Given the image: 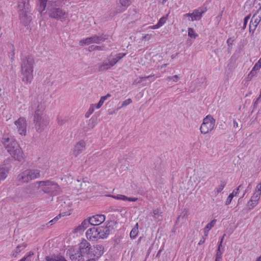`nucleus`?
<instances>
[{
  "label": "nucleus",
  "instance_id": "obj_64",
  "mask_svg": "<svg viewBox=\"0 0 261 261\" xmlns=\"http://www.w3.org/2000/svg\"><path fill=\"white\" fill-rule=\"evenodd\" d=\"M256 261H261V255L257 258Z\"/></svg>",
  "mask_w": 261,
  "mask_h": 261
},
{
  "label": "nucleus",
  "instance_id": "obj_6",
  "mask_svg": "<svg viewBox=\"0 0 261 261\" xmlns=\"http://www.w3.org/2000/svg\"><path fill=\"white\" fill-rule=\"evenodd\" d=\"M18 7L20 21L24 25H27L32 20V8L29 4V0H19Z\"/></svg>",
  "mask_w": 261,
  "mask_h": 261
},
{
  "label": "nucleus",
  "instance_id": "obj_14",
  "mask_svg": "<svg viewBox=\"0 0 261 261\" xmlns=\"http://www.w3.org/2000/svg\"><path fill=\"white\" fill-rule=\"evenodd\" d=\"M116 63L112 59V56H110L106 60H105L101 65L99 66L98 70L102 71L111 68Z\"/></svg>",
  "mask_w": 261,
  "mask_h": 261
},
{
  "label": "nucleus",
  "instance_id": "obj_56",
  "mask_svg": "<svg viewBox=\"0 0 261 261\" xmlns=\"http://www.w3.org/2000/svg\"><path fill=\"white\" fill-rule=\"evenodd\" d=\"M251 185H250V184H249V185L248 186L247 188L245 189L244 192H245V193H247L248 192H249L251 191Z\"/></svg>",
  "mask_w": 261,
  "mask_h": 261
},
{
  "label": "nucleus",
  "instance_id": "obj_11",
  "mask_svg": "<svg viewBox=\"0 0 261 261\" xmlns=\"http://www.w3.org/2000/svg\"><path fill=\"white\" fill-rule=\"evenodd\" d=\"M207 9L206 7H201L197 9H195L192 13H186L183 15V18H188L189 21H194L199 20L202 15L206 12Z\"/></svg>",
  "mask_w": 261,
  "mask_h": 261
},
{
  "label": "nucleus",
  "instance_id": "obj_55",
  "mask_svg": "<svg viewBox=\"0 0 261 261\" xmlns=\"http://www.w3.org/2000/svg\"><path fill=\"white\" fill-rule=\"evenodd\" d=\"M163 247H162V248H161V249L159 250V251L158 252V253H157V254H156V256H155L156 258H160V255H161V252L163 251Z\"/></svg>",
  "mask_w": 261,
  "mask_h": 261
},
{
  "label": "nucleus",
  "instance_id": "obj_8",
  "mask_svg": "<svg viewBox=\"0 0 261 261\" xmlns=\"http://www.w3.org/2000/svg\"><path fill=\"white\" fill-rule=\"evenodd\" d=\"M92 252V249L90 244L86 240H83L79 244V252L70 255L71 259L75 261H83V256Z\"/></svg>",
  "mask_w": 261,
  "mask_h": 261
},
{
  "label": "nucleus",
  "instance_id": "obj_47",
  "mask_svg": "<svg viewBox=\"0 0 261 261\" xmlns=\"http://www.w3.org/2000/svg\"><path fill=\"white\" fill-rule=\"evenodd\" d=\"M234 196L232 195V194H231V193L229 195V196H228L226 201H225V205H229L231 201H232V199L233 198Z\"/></svg>",
  "mask_w": 261,
  "mask_h": 261
},
{
  "label": "nucleus",
  "instance_id": "obj_32",
  "mask_svg": "<svg viewBox=\"0 0 261 261\" xmlns=\"http://www.w3.org/2000/svg\"><path fill=\"white\" fill-rule=\"evenodd\" d=\"M124 210L123 207H116L114 206H109L108 208V211L109 212H122Z\"/></svg>",
  "mask_w": 261,
  "mask_h": 261
},
{
  "label": "nucleus",
  "instance_id": "obj_37",
  "mask_svg": "<svg viewBox=\"0 0 261 261\" xmlns=\"http://www.w3.org/2000/svg\"><path fill=\"white\" fill-rule=\"evenodd\" d=\"M217 220L216 219H213L210 223H208L206 226L205 227V229L210 230L215 225Z\"/></svg>",
  "mask_w": 261,
  "mask_h": 261
},
{
  "label": "nucleus",
  "instance_id": "obj_34",
  "mask_svg": "<svg viewBox=\"0 0 261 261\" xmlns=\"http://www.w3.org/2000/svg\"><path fill=\"white\" fill-rule=\"evenodd\" d=\"M33 255V252L30 251L26 256H24L19 261H31V257Z\"/></svg>",
  "mask_w": 261,
  "mask_h": 261
},
{
  "label": "nucleus",
  "instance_id": "obj_21",
  "mask_svg": "<svg viewBox=\"0 0 261 261\" xmlns=\"http://www.w3.org/2000/svg\"><path fill=\"white\" fill-rule=\"evenodd\" d=\"M9 170V167L5 165L0 167V180H4L6 178Z\"/></svg>",
  "mask_w": 261,
  "mask_h": 261
},
{
  "label": "nucleus",
  "instance_id": "obj_52",
  "mask_svg": "<svg viewBox=\"0 0 261 261\" xmlns=\"http://www.w3.org/2000/svg\"><path fill=\"white\" fill-rule=\"evenodd\" d=\"M103 103L104 102L100 99L98 103L96 106L95 105V108H96L97 109L100 108L102 106Z\"/></svg>",
  "mask_w": 261,
  "mask_h": 261
},
{
  "label": "nucleus",
  "instance_id": "obj_57",
  "mask_svg": "<svg viewBox=\"0 0 261 261\" xmlns=\"http://www.w3.org/2000/svg\"><path fill=\"white\" fill-rule=\"evenodd\" d=\"M65 121L64 120L61 119L60 118H58V122L59 124L62 125L64 123Z\"/></svg>",
  "mask_w": 261,
  "mask_h": 261
},
{
  "label": "nucleus",
  "instance_id": "obj_33",
  "mask_svg": "<svg viewBox=\"0 0 261 261\" xmlns=\"http://www.w3.org/2000/svg\"><path fill=\"white\" fill-rule=\"evenodd\" d=\"M226 185L225 181H221V184L215 189V192L217 193L221 192L224 188Z\"/></svg>",
  "mask_w": 261,
  "mask_h": 261
},
{
  "label": "nucleus",
  "instance_id": "obj_23",
  "mask_svg": "<svg viewBox=\"0 0 261 261\" xmlns=\"http://www.w3.org/2000/svg\"><path fill=\"white\" fill-rule=\"evenodd\" d=\"M113 198L118 200H122L123 201H137L138 200L137 198L136 197H127L125 195H117L116 196H113Z\"/></svg>",
  "mask_w": 261,
  "mask_h": 261
},
{
  "label": "nucleus",
  "instance_id": "obj_3",
  "mask_svg": "<svg viewBox=\"0 0 261 261\" xmlns=\"http://www.w3.org/2000/svg\"><path fill=\"white\" fill-rule=\"evenodd\" d=\"M2 142L4 145L6 149L8 152L15 160L19 162L22 161L24 159V154L21 148L20 147L17 142L13 139L8 137H3Z\"/></svg>",
  "mask_w": 261,
  "mask_h": 261
},
{
  "label": "nucleus",
  "instance_id": "obj_63",
  "mask_svg": "<svg viewBox=\"0 0 261 261\" xmlns=\"http://www.w3.org/2000/svg\"><path fill=\"white\" fill-rule=\"evenodd\" d=\"M256 63L258 64V65H261V58L259 59V60L257 61Z\"/></svg>",
  "mask_w": 261,
  "mask_h": 261
},
{
  "label": "nucleus",
  "instance_id": "obj_58",
  "mask_svg": "<svg viewBox=\"0 0 261 261\" xmlns=\"http://www.w3.org/2000/svg\"><path fill=\"white\" fill-rule=\"evenodd\" d=\"M233 126L235 128L239 127L238 123L236 120H233Z\"/></svg>",
  "mask_w": 261,
  "mask_h": 261
},
{
  "label": "nucleus",
  "instance_id": "obj_36",
  "mask_svg": "<svg viewBox=\"0 0 261 261\" xmlns=\"http://www.w3.org/2000/svg\"><path fill=\"white\" fill-rule=\"evenodd\" d=\"M95 110V105H91L88 110V111L85 114V117L86 118L89 117V116L93 113Z\"/></svg>",
  "mask_w": 261,
  "mask_h": 261
},
{
  "label": "nucleus",
  "instance_id": "obj_59",
  "mask_svg": "<svg viewBox=\"0 0 261 261\" xmlns=\"http://www.w3.org/2000/svg\"><path fill=\"white\" fill-rule=\"evenodd\" d=\"M205 240V237H203L200 240L198 244L199 245L202 244L204 242Z\"/></svg>",
  "mask_w": 261,
  "mask_h": 261
},
{
  "label": "nucleus",
  "instance_id": "obj_42",
  "mask_svg": "<svg viewBox=\"0 0 261 261\" xmlns=\"http://www.w3.org/2000/svg\"><path fill=\"white\" fill-rule=\"evenodd\" d=\"M63 215H62L61 214L58 215L57 216H56L55 218H54L53 220H50L48 224H50V226L53 225L54 223H55Z\"/></svg>",
  "mask_w": 261,
  "mask_h": 261
},
{
  "label": "nucleus",
  "instance_id": "obj_15",
  "mask_svg": "<svg viewBox=\"0 0 261 261\" xmlns=\"http://www.w3.org/2000/svg\"><path fill=\"white\" fill-rule=\"evenodd\" d=\"M88 240L94 241L99 239L97 227H93L88 229L86 232Z\"/></svg>",
  "mask_w": 261,
  "mask_h": 261
},
{
  "label": "nucleus",
  "instance_id": "obj_54",
  "mask_svg": "<svg viewBox=\"0 0 261 261\" xmlns=\"http://www.w3.org/2000/svg\"><path fill=\"white\" fill-rule=\"evenodd\" d=\"M111 96V94H107L106 95L101 97L100 99L102 100L103 102L106 100L108 98Z\"/></svg>",
  "mask_w": 261,
  "mask_h": 261
},
{
  "label": "nucleus",
  "instance_id": "obj_38",
  "mask_svg": "<svg viewBox=\"0 0 261 261\" xmlns=\"http://www.w3.org/2000/svg\"><path fill=\"white\" fill-rule=\"evenodd\" d=\"M243 189L244 187L243 185H240L237 189H234L231 194H232L233 196H237L240 192V190H241Z\"/></svg>",
  "mask_w": 261,
  "mask_h": 261
},
{
  "label": "nucleus",
  "instance_id": "obj_17",
  "mask_svg": "<svg viewBox=\"0 0 261 261\" xmlns=\"http://www.w3.org/2000/svg\"><path fill=\"white\" fill-rule=\"evenodd\" d=\"M97 228L99 239L106 238L110 234L109 226L107 225L97 227Z\"/></svg>",
  "mask_w": 261,
  "mask_h": 261
},
{
  "label": "nucleus",
  "instance_id": "obj_48",
  "mask_svg": "<svg viewBox=\"0 0 261 261\" xmlns=\"http://www.w3.org/2000/svg\"><path fill=\"white\" fill-rule=\"evenodd\" d=\"M256 72L251 70V71L250 72V73L248 75V76H247L248 80H249V81L251 80L252 79V77L256 75Z\"/></svg>",
  "mask_w": 261,
  "mask_h": 261
},
{
  "label": "nucleus",
  "instance_id": "obj_35",
  "mask_svg": "<svg viewBox=\"0 0 261 261\" xmlns=\"http://www.w3.org/2000/svg\"><path fill=\"white\" fill-rule=\"evenodd\" d=\"M126 54L125 53H119L116 55L115 58H113L112 57V59L114 61H116V63L118 62L119 60H121L122 58L125 56Z\"/></svg>",
  "mask_w": 261,
  "mask_h": 261
},
{
  "label": "nucleus",
  "instance_id": "obj_2",
  "mask_svg": "<svg viewBox=\"0 0 261 261\" xmlns=\"http://www.w3.org/2000/svg\"><path fill=\"white\" fill-rule=\"evenodd\" d=\"M29 187L40 189L43 193L50 195H57L61 193V189L58 184L50 180L35 182L30 184Z\"/></svg>",
  "mask_w": 261,
  "mask_h": 261
},
{
  "label": "nucleus",
  "instance_id": "obj_49",
  "mask_svg": "<svg viewBox=\"0 0 261 261\" xmlns=\"http://www.w3.org/2000/svg\"><path fill=\"white\" fill-rule=\"evenodd\" d=\"M234 41V39L233 38H229L227 40V43L228 46V48H229L230 46H231Z\"/></svg>",
  "mask_w": 261,
  "mask_h": 261
},
{
  "label": "nucleus",
  "instance_id": "obj_18",
  "mask_svg": "<svg viewBox=\"0 0 261 261\" xmlns=\"http://www.w3.org/2000/svg\"><path fill=\"white\" fill-rule=\"evenodd\" d=\"M85 145L86 144L83 141H80L75 145L73 150V154L75 156H77L85 150Z\"/></svg>",
  "mask_w": 261,
  "mask_h": 261
},
{
  "label": "nucleus",
  "instance_id": "obj_1",
  "mask_svg": "<svg viewBox=\"0 0 261 261\" xmlns=\"http://www.w3.org/2000/svg\"><path fill=\"white\" fill-rule=\"evenodd\" d=\"M30 111L34 113V124L37 132H43L49 124V120L44 114L45 106L42 101L34 100L31 103Z\"/></svg>",
  "mask_w": 261,
  "mask_h": 261
},
{
  "label": "nucleus",
  "instance_id": "obj_44",
  "mask_svg": "<svg viewBox=\"0 0 261 261\" xmlns=\"http://www.w3.org/2000/svg\"><path fill=\"white\" fill-rule=\"evenodd\" d=\"M179 80V77L177 75L174 76H169L167 77V80L170 81L172 80L174 82H177Z\"/></svg>",
  "mask_w": 261,
  "mask_h": 261
},
{
  "label": "nucleus",
  "instance_id": "obj_27",
  "mask_svg": "<svg viewBox=\"0 0 261 261\" xmlns=\"http://www.w3.org/2000/svg\"><path fill=\"white\" fill-rule=\"evenodd\" d=\"M138 224L137 223L136 226L132 229L130 232V237L131 239H134L138 233Z\"/></svg>",
  "mask_w": 261,
  "mask_h": 261
},
{
  "label": "nucleus",
  "instance_id": "obj_50",
  "mask_svg": "<svg viewBox=\"0 0 261 261\" xmlns=\"http://www.w3.org/2000/svg\"><path fill=\"white\" fill-rule=\"evenodd\" d=\"M10 48H11V49H12L13 50H12V53H10V55H9V56L11 57V59L12 60H14V54H15V53H14V46H13V45H12V44H10Z\"/></svg>",
  "mask_w": 261,
  "mask_h": 261
},
{
  "label": "nucleus",
  "instance_id": "obj_13",
  "mask_svg": "<svg viewBox=\"0 0 261 261\" xmlns=\"http://www.w3.org/2000/svg\"><path fill=\"white\" fill-rule=\"evenodd\" d=\"M18 129L19 134L25 136L27 133V121L24 117H20L14 122Z\"/></svg>",
  "mask_w": 261,
  "mask_h": 261
},
{
  "label": "nucleus",
  "instance_id": "obj_39",
  "mask_svg": "<svg viewBox=\"0 0 261 261\" xmlns=\"http://www.w3.org/2000/svg\"><path fill=\"white\" fill-rule=\"evenodd\" d=\"M26 245L23 244L21 245H19L17 246L16 248L15 249V252L16 253H19L21 251L22 249H24Z\"/></svg>",
  "mask_w": 261,
  "mask_h": 261
},
{
  "label": "nucleus",
  "instance_id": "obj_60",
  "mask_svg": "<svg viewBox=\"0 0 261 261\" xmlns=\"http://www.w3.org/2000/svg\"><path fill=\"white\" fill-rule=\"evenodd\" d=\"M217 251H219V252H223L224 251V248L222 247V246H218V249L217 250Z\"/></svg>",
  "mask_w": 261,
  "mask_h": 261
},
{
  "label": "nucleus",
  "instance_id": "obj_62",
  "mask_svg": "<svg viewBox=\"0 0 261 261\" xmlns=\"http://www.w3.org/2000/svg\"><path fill=\"white\" fill-rule=\"evenodd\" d=\"M160 27H159V25H158V24H156L155 25H152L151 28L152 29H159L160 28Z\"/></svg>",
  "mask_w": 261,
  "mask_h": 261
},
{
  "label": "nucleus",
  "instance_id": "obj_9",
  "mask_svg": "<svg viewBox=\"0 0 261 261\" xmlns=\"http://www.w3.org/2000/svg\"><path fill=\"white\" fill-rule=\"evenodd\" d=\"M108 35L104 34L94 35L80 40L79 44L81 46L89 45L93 43L100 44L108 39Z\"/></svg>",
  "mask_w": 261,
  "mask_h": 261
},
{
  "label": "nucleus",
  "instance_id": "obj_25",
  "mask_svg": "<svg viewBox=\"0 0 261 261\" xmlns=\"http://www.w3.org/2000/svg\"><path fill=\"white\" fill-rule=\"evenodd\" d=\"M106 47L105 45L97 46V45H90L88 47V50L89 51H93L94 50H105Z\"/></svg>",
  "mask_w": 261,
  "mask_h": 261
},
{
  "label": "nucleus",
  "instance_id": "obj_30",
  "mask_svg": "<svg viewBox=\"0 0 261 261\" xmlns=\"http://www.w3.org/2000/svg\"><path fill=\"white\" fill-rule=\"evenodd\" d=\"M40 4V8L38 9V11L42 13L44 10L46 6L47 0H38Z\"/></svg>",
  "mask_w": 261,
  "mask_h": 261
},
{
  "label": "nucleus",
  "instance_id": "obj_28",
  "mask_svg": "<svg viewBox=\"0 0 261 261\" xmlns=\"http://www.w3.org/2000/svg\"><path fill=\"white\" fill-rule=\"evenodd\" d=\"M96 123V119L93 117L91 118L88 121L87 129H91L93 128L95 126Z\"/></svg>",
  "mask_w": 261,
  "mask_h": 261
},
{
  "label": "nucleus",
  "instance_id": "obj_20",
  "mask_svg": "<svg viewBox=\"0 0 261 261\" xmlns=\"http://www.w3.org/2000/svg\"><path fill=\"white\" fill-rule=\"evenodd\" d=\"M132 0H120L121 7L117 9V13H120L124 11L126 8L131 4Z\"/></svg>",
  "mask_w": 261,
  "mask_h": 261
},
{
  "label": "nucleus",
  "instance_id": "obj_16",
  "mask_svg": "<svg viewBox=\"0 0 261 261\" xmlns=\"http://www.w3.org/2000/svg\"><path fill=\"white\" fill-rule=\"evenodd\" d=\"M91 225L96 226L98 225L103 222L106 219L104 215L97 214L89 217Z\"/></svg>",
  "mask_w": 261,
  "mask_h": 261
},
{
  "label": "nucleus",
  "instance_id": "obj_29",
  "mask_svg": "<svg viewBox=\"0 0 261 261\" xmlns=\"http://www.w3.org/2000/svg\"><path fill=\"white\" fill-rule=\"evenodd\" d=\"M153 75H148V76H146L139 77V78L136 79L134 81L133 84L137 85L142 83L144 80H145L148 79H151L153 77Z\"/></svg>",
  "mask_w": 261,
  "mask_h": 261
},
{
  "label": "nucleus",
  "instance_id": "obj_10",
  "mask_svg": "<svg viewBox=\"0 0 261 261\" xmlns=\"http://www.w3.org/2000/svg\"><path fill=\"white\" fill-rule=\"evenodd\" d=\"M215 119L211 115L206 116L203 120L200 130L202 134H206L211 132L215 125Z\"/></svg>",
  "mask_w": 261,
  "mask_h": 261
},
{
  "label": "nucleus",
  "instance_id": "obj_7",
  "mask_svg": "<svg viewBox=\"0 0 261 261\" xmlns=\"http://www.w3.org/2000/svg\"><path fill=\"white\" fill-rule=\"evenodd\" d=\"M41 177L40 171L36 169L24 170L17 176V179L20 184L28 183L29 181Z\"/></svg>",
  "mask_w": 261,
  "mask_h": 261
},
{
  "label": "nucleus",
  "instance_id": "obj_51",
  "mask_svg": "<svg viewBox=\"0 0 261 261\" xmlns=\"http://www.w3.org/2000/svg\"><path fill=\"white\" fill-rule=\"evenodd\" d=\"M261 68V65H258V64L256 63L253 68L252 69V70L254 71L257 73V71L259 70Z\"/></svg>",
  "mask_w": 261,
  "mask_h": 261
},
{
  "label": "nucleus",
  "instance_id": "obj_31",
  "mask_svg": "<svg viewBox=\"0 0 261 261\" xmlns=\"http://www.w3.org/2000/svg\"><path fill=\"white\" fill-rule=\"evenodd\" d=\"M188 36L191 38L195 39L198 36V35L195 33L193 28H190L188 29Z\"/></svg>",
  "mask_w": 261,
  "mask_h": 261
},
{
  "label": "nucleus",
  "instance_id": "obj_40",
  "mask_svg": "<svg viewBox=\"0 0 261 261\" xmlns=\"http://www.w3.org/2000/svg\"><path fill=\"white\" fill-rule=\"evenodd\" d=\"M132 102V100L130 98H128L127 99L124 100V101H123L122 105H121V106L120 107H119V108H118V110L122 108H123V107H125L126 106H127V105H129L130 103H131Z\"/></svg>",
  "mask_w": 261,
  "mask_h": 261
},
{
  "label": "nucleus",
  "instance_id": "obj_46",
  "mask_svg": "<svg viewBox=\"0 0 261 261\" xmlns=\"http://www.w3.org/2000/svg\"><path fill=\"white\" fill-rule=\"evenodd\" d=\"M153 217L156 219H159V216H160V210L158 208H156L154 210H153Z\"/></svg>",
  "mask_w": 261,
  "mask_h": 261
},
{
  "label": "nucleus",
  "instance_id": "obj_61",
  "mask_svg": "<svg viewBox=\"0 0 261 261\" xmlns=\"http://www.w3.org/2000/svg\"><path fill=\"white\" fill-rule=\"evenodd\" d=\"M209 230L208 229H205V228H204V237H206L208 235Z\"/></svg>",
  "mask_w": 261,
  "mask_h": 261
},
{
  "label": "nucleus",
  "instance_id": "obj_5",
  "mask_svg": "<svg viewBox=\"0 0 261 261\" xmlns=\"http://www.w3.org/2000/svg\"><path fill=\"white\" fill-rule=\"evenodd\" d=\"M46 13L49 17L62 22L64 21L68 16V13L60 8L54 2L48 3Z\"/></svg>",
  "mask_w": 261,
  "mask_h": 261
},
{
  "label": "nucleus",
  "instance_id": "obj_43",
  "mask_svg": "<svg viewBox=\"0 0 261 261\" xmlns=\"http://www.w3.org/2000/svg\"><path fill=\"white\" fill-rule=\"evenodd\" d=\"M251 14H249V15H247L244 19V24L243 26L242 27V29L243 30L245 29L247 26V24L248 23V21L250 18Z\"/></svg>",
  "mask_w": 261,
  "mask_h": 261
},
{
  "label": "nucleus",
  "instance_id": "obj_4",
  "mask_svg": "<svg viewBox=\"0 0 261 261\" xmlns=\"http://www.w3.org/2000/svg\"><path fill=\"white\" fill-rule=\"evenodd\" d=\"M34 58L31 55H27L21 59V71L23 75L22 81L26 84L30 83L33 78Z\"/></svg>",
  "mask_w": 261,
  "mask_h": 261
},
{
  "label": "nucleus",
  "instance_id": "obj_24",
  "mask_svg": "<svg viewBox=\"0 0 261 261\" xmlns=\"http://www.w3.org/2000/svg\"><path fill=\"white\" fill-rule=\"evenodd\" d=\"M94 252L95 253L94 256H96L97 257H99L101 256L103 253V247L101 245H96L95 247Z\"/></svg>",
  "mask_w": 261,
  "mask_h": 261
},
{
  "label": "nucleus",
  "instance_id": "obj_19",
  "mask_svg": "<svg viewBox=\"0 0 261 261\" xmlns=\"http://www.w3.org/2000/svg\"><path fill=\"white\" fill-rule=\"evenodd\" d=\"M260 195H258L257 194L254 193L253 195L251 197L247 204V206L250 210L253 208L257 204L258 200L260 198Z\"/></svg>",
  "mask_w": 261,
  "mask_h": 261
},
{
  "label": "nucleus",
  "instance_id": "obj_26",
  "mask_svg": "<svg viewBox=\"0 0 261 261\" xmlns=\"http://www.w3.org/2000/svg\"><path fill=\"white\" fill-rule=\"evenodd\" d=\"M45 259L47 261H67L65 257L62 256H57L54 258L46 256Z\"/></svg>",
  "mask_w": 261,
  "mask_h": 261
},
{
  "label": "nucleus",
  "instance_id": "obj_53",
  "mask_svg": "<svg viewBox=\"0 0 261 261\" xmlns=\"http://www.w3.org/2000/svg\"><path fill=\"white\" fill-rule=\"evenodd\" d=\"M223 252L217 251L216 258L221 259Z\"/></svg>",
  "mask_w": 261,
  "mask_h": 261
},
{
  "label": "nucleus",
  "instance_id": "obj_22",
  "mask_svg": "<svg viewBox=\"0 0 261 261\" xmlns=\"http://www.w3.org/2000/svg\"><path fill=\"white\" fill-rule=\"evenodd\" d=\"M89 224H91L89 218L88 220H84L82 222L81 224L75 228V231L78 232L82 230H84L89 226Z\"/></svg>",
  "mask_w": 261,
  "mask_h": 261
},
{
  "label": "nucleus",
  "instance_id": "obj_12",
  "mask_svg": "<svg viewBox=\"0 0 261 261\" xmlns=\"http://www.w3.org/2000/svg\"><path fill=\"white\" fill-rule=\"evenodd\" d=\"M261 21V6L252 16L249 24V33L252 35Z\"/></svg>",
  "mask_w": 261,
  "mask_h": 261
},
{
  "label": "nucleus",
  "instance_id": "obj_45",
  "mask_svg": "<svg viewBox=\"0 0 261 261\" xmlns=\"http://www.w3.org/2000/svg\"><path fill=\"white\" fill-rule=\"evenodd\" d=\"M254 193L257 194L258 195H261V182L256 186Z\"/></svg>",
  "mask_w": 261,
  "mask_h": 261
},
{
  "label": "nucleus",
  "instance_id": "obj_41",
  "mask_svg": "<svg viewBox=\"0 0 261 261\" xmlns=\"http://www.w3.org/2000/svg\"><path fill=\"white\" fill-rule=\"evenodd\" d=\"M166 20H167V17L163 16L160 19V20H159L157 24H158V25H159L160 27H161L162 25H163L165 23Z\"/></svg>",
  "mask_w": 261,
  "mask_h": 261
}]
</instances>
